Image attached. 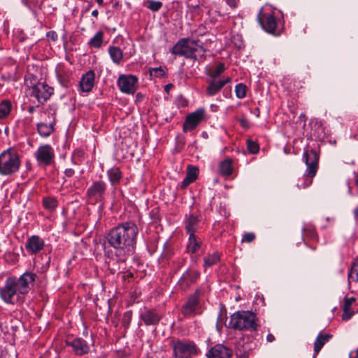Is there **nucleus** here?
I'll use <instances>...</instances> for the list:
<instances>
[{"mask_svg": "<svg viewBox=\"0 0 358 358\" xmlns=\"http://www.w3.org/2000/svg\"><path fill=\"white\" fill-rule=\"evenodd\" d=\"M141 222V216L137 213L136 219L119 224L108 234L107 241L112 248L108 251L110 259L108 266L113 273L117 271L114 268H110L115 262L123 264L133 254Z\"/></svg>", "mask_w": 358, "mask_h": 358, "instance_id": "f257e3e1", "label": "nucleus"}, {"mask_svg": "<svg viewBox=\"0 0 358 358\" xmlns=\"http://www.w3.org/2000/svg\"><path fill=\"white\" fill-rule=\"evenodd\" d=\"M36 279V274L32 272H25L18 278H7L4 286L0 287L1 298L6 303L14 304L20 295L27 294L34 287Z\"/></svg>", "mask_w": 358, "mask_h": 358, "instance_id": "f03ea898", "label": "nucleus"}, {"mask_svg": "<svg viewBox=\"0 0 358 358\" xmlns=\"http://www.w3.org/2000/svg\"><path fill=\"white\" fill-rule=\"evenodd\" d=\"M199 41L182 38L173 47L171 52L180 57L196 59L198 56L203 57L205 50Z\"/></svg>", "mask_w": 358, "mask_h": 358, "instance_id": "7ed1b4c3", "label": "nucleus"}, {"mask_svg": "<svg viewBox=\"0 0 358 358\" xmlns=\"http://www.w3.org/2000/svg\"><path fill=\"white\" fill-rule=\"evenodd\" d=\"M256 315L250 311H238L231 315L229 327L254 333L257 328Z\"/></svg>", "mask_w": 358, "mask_h": 358, "instance_id": "20e7f679", "label": "nucleus"}, {"mask_svg": "<svg viewBox=\"0 0 358 358\" xmlns=\"http://www.w3.org/2000/svg\"><path fill=\"white\" fill-rule=\"evenodd\" d=\"M20 164V155L13 148H8L0 155V174L1 176L15 174L18 171Z\"/></svg>", "mask_w": 358, "mask_h": 358, "instance_id": "39448f33", "label": "nucleus"}, {"mask_svg": "<svg viewBox=\"0 0 358 358\" xmlns=\"http://www.w3.org/2000/svg\"><path fill=\"white\" fill-rule=\"evenodd\" d=\"M303 158L307 166V169L306 174L302 178L303 182L301 183L299 181L297 184L299 189L306 188L312 184L313 178L317 173V164L319 161V156L313 149L305 150L303 154Z\"/></svg>", "mask_w": 358, "mask_h": 358, "instance_id": "423d86ee", "label": "nucleus"}, {"mask_svg": "<svg viewBox=\"0 0 358 358\" xmlns=\"http://www.w3.org/2000/svg\"><path fill=\"white\" fill-rule=\"evenodd\" d=\"M173 350L176 358H192L199 352V349L196 345L190 341L176 342Z\"/></svg>", "mask_w": 358, "mask_h": 358, "instance_id": "0eeeda50", "label": "nucleus"}, {"mask_svg": "<svg viewBox=\"0 0 358 358\" xmlns=\"http://www.w3.org/2000/svg\"><path fill=\"white\" fill-rule=\"evenodd\" d=\"M107 185L104 181L96 180L87 190V197L90 202L96 203L104 199Z\"/></svg>", "mask_w": 358, "mask_h": 358, "instance_id": "6e6552de", "label": "nucleus"}, {"mask_svg": "<svg viewBox=\"0 0 358 358\" xmlns=\"http://www.w3.org/2000/svg\"><path fill=\"white\" fill-rule=\"evenodd\" d=\"M117 85L122 92L134 94L138 87V78L133 75H122L117 79Z\"/></svg>", "mask_w": 358, "mask_h": 358, "instance_id": "1a4fd4ad", "label": "nucleus"}, {"mask_svg": "<svg viewBox=\"0 0 358 358\" xmlns=\"http://www.w3.org/2000/svg\"><path fill=\"white\" fill-rule=\"evenodd\" d=\"M182 313L186 317H192L196 314H201L199 295L196 292L191 295L182 308Z\"/></svg>", "mask_w": 358, "mask_h": 358, "instance_id": "9d476101", "label": "nucleus"}, {"mask_svg": "<svg viewBox=\"0 0 358 358\" xmlns=\"http://www.w3.org/2000/svg\"><path fill=\"white\" fill-rule=\"evenodd\" d=\"M31 95L34 96L38 103L43 104L53 94L54 90L45 83H39L31 90Z\"/></svg>", "mask_w": 358, "mask_h": 358, "instance_id": "9b49d317", "label": "nucleus"}, {"mask_svg": "<svg viewBox=\"0 0 358 358\" xmlns=\"http://www.w3.org/2000/svg\"><path fill=\"white\" fill-rule=\"evenodd\" d=\"M256 346V343L252 341V338L246 335L238 341L236 347V354L238 357L247 358L249 352Z\"/></svg>", "mask_w": 358, "mask_h": 358, "instance_id": "f8f14e48", "label": "nucleus"}, {"mask_svg": "<svg viewBox=\"0 0 358 358\" xmlns=\"http://www.w3.org/2000/svg\"><path fill=\"white\" fill-rule=\"evenodd\" d=\"M258 20L262 29L268 33H273L276 28V20L272 11L263 12L262 10L258 15Z\"/></svg>", "mask_w": 358, "mask_h": 358, "instance_id": "ddd939ff", "label": "nucleus"}, {"mask_svg": "<svg viewBox=\"0 0 358 358\" xmlns=\"http://www.w3.org/2000/svg\"><path fill=\"white\" fill-rule=\"evenodd\" d=\"M37 162L40 164L50 166L54 160V150L50 145L40 146L36 153Z\"/></svg>", "mask_w": 358, "mask_h": 358, "instance_id": "4468645a", "label": "nucleus"}, {"mask_svg": "<svg viewBox=\"0 0 358 358\" xmlns=\"http://www.w3.org/2000/svg\"><path fill=\"white\" fill-rule=\"evenodd\" d=\"M203 116L204 110L201 109L197 110L196 111L187 115L185 122L183 123V131L187 132L195 129L199 122L203 120Z\"/></svg>", "mask_w": 358, "mask_h": 358, "instance_id": "2eb2a0df", "label": "nucleus"}, {"mask_svg": "<svg viewBox=\"0 0 358 358\" xmlns=\"http://www.w3.org/2000/svg\"><path fill=\"white\" fill-rule=\"evenodd\" d=\"M231 355V350L222 344L211 348L206 354L208 358H230Z\"/></svg>", "mask_w": 358, "mask_h": 358, "instance_id": "dca6fc26", "label": "nucleus"}, {"mask_svg": "<svg viewBox=\"0 0 358 358\" xmlns=\"http://www.w3.org/2000/svg\"><path fill=\"white\" fill-rule=\"evenodd\" d=\"M44 245V241L42 238L38 236L34 235L28 238L25 248L29 253L34 255L41 251Z\"/></svg>", "mask_w": 358, "mask_h": 358, "instance_id": "f3484780", "label": "nucleus"}, {"mask_svg": "<svg viewBox=\"0 0 358 358\" xmlns=\"http://www.w3.org/2000/svg\"><path fill=\"white\" fill-rule=\"evenodd\" d=\"M66 345L72 347L76 355H83L87 354L90 351V347L86 341L82 338H76L72 341H67Z\"/></svg>", "mask_w": 358, "mask_h": 358, "instance_id": "a211bd4d", "label": "nucleus"}, {"mask_svg": "<svg viewBox=\"0 0 358 358\" xmlns=\"http://www.w3.org/2000/svg\"><path fill=\"white\" fill-rule=\"evenodd\" d=\"M94 72L92 70L88 71L86 73L83 75L79 82L80 90L83 92H90L94 85Z\"/></svg>", "mask_w": 358, "mask_h": 358, "instance_id": "6ab92c4d", "label": "nucleus"}, {"mask_svg": "<svg viewBox=\"0 0 358 358\" xmlns=\"http://www.w3.org/2000/svg\"><path fill=\"white\" fill-rule=\"evenodd\" d=\"M231 81L229 77L222 80H210L208 85L206 87V94L209 96H213L218 93L221 89L228 83Z\"/></svg>", "mask_w": 358, "mask_h": 358, "instance_id": "aec40b11", "label": "nucleus"}, {"mask_svg": "<svg viewBox=\"0 0 358 358\" xmlns=\"http://www.w3.org/2000/svg\"><path fill=\"white\" fill-rule=\"evenodd\" d=\"M52 121L50 122H39L37 124V130L38 134L43 137L49 136L54 131V125L55 124V117L52 114Z\"/></svg>", "mask_w": 358, "mask_h": 358, "instance_id": "412c9836", "label": "nucleus"}, {"mask_svg": "<svg viewBox=\"0 0 358 358\" xmlns=\"http://www.w3.org/2000/svg\"><path fill=\"white\" fill-rule=\"evenodd\" d=\"M198 277L199 273L196 271H187V273H184L183 275L181 277L180 280V285L184 288H187L192 284L195 282Z\"/></svg>", "mask_w": 358, "mask_h": 358, "instance_id": "4be33fe9", "label": "nucleus"}, {"mask_svg": "<svg viewBox=\"0 0 358 358\" xmlns=\"http://www.w3.org/2000/svg\"><path fill=\"white\" fill-rule=\"evenodd\" d=\"M201 243L202 242L200 238H197L194 234H190L187 246V252L189 253L196 252L201 248Z\"/></svg>", "mask_w": 358, "mask_h": 358, "instance_id": "5701e85b", "label": "nucleus"}, {"mask_svg": "<svg viewBox=\"0 0 358 358\" xmlns=\"http://www.w3.org/2000/svg\"><path fill=\"white\" fill-rule=\"evenodd\" d=\"M354 303H355V299L352 296L348 298L347 297L345 299V302L343 307V319L344 320H349L354 314V311H351V306Z\"/></svg>", "mask_w": 358, "mask_h": 358, "instance_id": "b1692460", "label": "nucleus"}, {"mask_svg": "<svg viewBox=\"0 0 358 358\" xmlns=\"http://www.w3.org/2000/svg\"><path fill=\"white\" fill-rule=\"evenodd\" d=\"M108 53L112 61L116 64H120L122 60L123 52L122 50L116 46H110L108 48Z\"/></svg>", "mask_w": 358, "mask_h": 358, "instance_id": "393cba45", "label": "nucleus"}, {"mask_svg": "<svg viewBox=\"0 0 358 358\" xmlns=\"http://www.w3.org/2000/svg\"><path fill=\"white\" fill-rule=\"evenodd\" d=\"M107 174L112 185L118 184L122 177V172L117 167L110 169L108 171Z\"/></svg>", "mask_w": 358, "mask_h": 358, "instance_id": "a878e982", "label": "nucleus"}, {"mask_svg": "<svg viewBox=\"0 0 358 358\" xmlns=\"http://www.w3.org/2000/svg\"><path fill=\"white\" fill-rule=\"evenodd\" d=\"M331 337L329 334H320L315 343H314V352L315 355H317L323 345L329 341V338Z\"/></svg>", "mask_w": 358, "mask_h": 358, "instance_id": "bb28decb", "label": "nucleus"}, {"mask_svg": "<svg viewBox=\"0 0 358 358\" xmlns=\"http://www.w3.org/2000/svg\"><path fill=\"white\" fill-rule=\"evenodd\" d=\"M231 163L232 162L229 159H225L220 162L219 165L220 173L225 177L230 176L233 171Z\"/></svg>", "mask_w": 358, "mask_h": 358, "instance_id": "cd10ccee", "label": "nucleus"}, {"mask_svg": "<svg viewBox=\"0 0 358 358\" xmlns=\"http://www.w3.org/2000/svg\"><path fill=\"white\" fill-rule=\"evenodd\" d=\"M198 224L199 220L197 217L190 215L185 222V228L189 235L194 234L197 229Z\"/></svg>", "mask_w": 358, "mask_h": 358, "instance_id": "c85d7f7f", "label": "nucleus"}, {"mask_svg": "<svg viewBox=\"0 0 358 358\" xmlns=\"http://www.w3.org/2000/svg\"><path fill=\"white\" fill-rule=\"evenodd\" d=\"M225 66L222 63H220L215 68L208 69L207 75L210 78V80H219L218 77L224 71Z\"/></svg>", "mask_w": 358, "mask_h": 358, "instance_id": "c756f323", "label": "nucleus"}, {"mask_svg": "<svg viewBox=\"0 0 358 358\" xmlns=\"http://www.w3.org/2000/svg\"><path fill=\"white\" fill-rule=\"evenodd\" d=\"M141 318L147 325H153L157 322V315L153 310H146L141 315Z\"/></svg>", "mask_w": 358, "mask_h": 358, "instance_id": "7c9ffc66", "label": "nucleus"}, {"mask_svg": "<svg viewBox=\"0 0 358 358\" xmlns=\"http://www.w3.org/2000/svg\"><path fill=\"white\" fill-rule=\"evenodd\" d=\"M11 108V102L8 99L3 100L0 103V119L7 117L10 114Z\"/></svg>", "mask_w": 358, "mask_h": 358, "instance_id": "2f4dec72", "label": "nucleus"}, {"mask_svg": "<svg viewBox=\"0 0 358 358\" xmlns=\"http://www.w3.org/2000/svg\"><path fill=\"white\" fill-rule=\"evenodd\" d=\"M103 32L98 31L89 41L88 44L92 48H99L103 43Z\"/></svg>", "mask_w": 358, "mask_h": 358, "instance_id": "473e14b6", "label": "nucleus"}, {"mask_svg": "<svg viewBox=\"0 0 358 358\" xmlns=\"http://www.w3.org/2000/svg\"><path fill=\"white\" fill-rule=\"evenodd\" d=\"M43 205L46 210L52 211L57 207L58 201L56 198L47 196L43 198Z\"/></svg>", "mask_w": 358, "mask_h": 358, "instance_id": "72a5a7b5", "label": "nucleus"}, {"mask_svg": "<svg viewBox=\"0 0 358 358\" xmlns=\"http://www.w3.org/2000/svg\"><path fill=\"white\" fill-rule=\"evenodd\" d=\"M220 254L217 252L213 253L204 258L203 266L205 268L212 266L217 264L220 260Z\"/></svg>", "mask_w": 358, "mask_h": 358, "instance_id": "f704fd0d", "label": "nucleus"}, {"mask_svg": "<svg viewBox=\"0 0 358 358\" xmlns=\"http://www.w3.org/2000/svg\"><path fill=\"white\" fill-rule=\"evenodd\" d=\"M57 79L61 84L62 86L64 87H69L71 85V80L69 78V75L64 71L62 72H57Z\"/></svg>", "mask_w": 358, "mask_h": 358, "instance_id": "c9c22d12", "label": "nucleus"}, {"mask_svg": "<svg viewBox=\"0 0 358 358\" xmlns=\"http://www.w3.org/2000/svg\"><path fill=\"white\" fill-rule=\"evenodd\" d=\"M348 278L353 281L358 282V257L355 260L351 266Z\"/></svg>", "mask_w": 358, "mask_h": 358, "instance_id": "e433bc0d", "label": "nucleus"}, {"mask_svg": "<svg viewBox=\"0 0 358 358\" xmlns=\"http://www.w3.org/2000/svg\"><path fill=\"white\" fill-rule=\"evenodd\" d=\"M198 174L199 169L197 167L194 166L192 165L187 166V172L186 177H187L190 180H192V181L194 182L197 178Z\"/></svg>", "mask_w": 358, "mask_h": 358, "instance_id": "4c0bfd02", "label": "nucleus"}, {"mask_svg": "<svg viewBox=\"0 0 358 358\" xmlns=\"http://www.w3.org/2000/svg\"><path fill=\"white\" fill-rule=\"evenodd\" d=\"M25 85L27 87L33 89L36 85H38L40 82L37 81V78L33 74H29L25 76L24 78Z\"/></svg>", "mask_w": 358, "mask_h": 358, "instance_id": "58836bf2", "label": "nucleus"}, {"mask_svg": "<svg viewBox=\"0 0 358 358\" xmlns=\"http://www.w3.org/2000/svg\"><path fill=\"white\" fill-rule=\"evenodd\" d=\"M246 90L247 87L243 83L236 85L235 88L236 96L238 99L244 98L246 96Z\"/></svg>", "mask_w": 358, "mask_h": 358, "instance_id": "ea45409f", "label": "nucleus"}, {"mask_svg": "<svg viewBox=\"0 0 358 358\" xmlns=\"http://www.w3.org/2000/svg\"><path fill=\"white\" fill-rule=\"evenodd\" d=\"M247 145L250 153L256 154L259 152V145L256 142L248 140Z\"/></svg>", "mask_w": 358, "mask_h": 358, "instance_id": "a19ab883", "label": "nucleus"}, {"mask_svg": "<svg viewBox=\"0 0 358 358\" xmlns=\"http://www.w3.org/2000/svg\"><path fill=\"white\" fill-rule=\"evenodd\" d=\"M255 238V235L253 233H246L243 235L242 241L246 243L252 242Z\"/></svg>", "mask_w": 358, "mask_h": 358, "instance_id": "79ce46f5", "label": "nucleus"}, {"mask_svg": "<svg viewBox=\"0 0 358 358\" xmlns=\"http://www.w3.org/2000/svg\"><path fill=\"white\" fill-rule=\"evenodd\" d=\"M146 75L148 76L150 80L155 79L157 77V68H149Z\"/></svg>", "mask_w": 358, "mask_h": 358, "instance_id": "37998d69", "label": "nucleus"}, {"mask_svg": "<svg viewBox=\"0 0 358 358\" xmlns=\"http://www.w3.org/2000/svg\"><path fill=\"white\" fill-rule=\"evenodd\" d=\"M147 7L152 11H157V1H148Z\"/></svg>", "mask_w": 358, "mask_h": 358, "instance_id": "c03bdc74", "label": "nucleus"}, {"mask_svg": "<svg viewBox=\"0 0 358 358\" xmlns=\"http://www.w3.org/2000/svg\"><path fill=\"white\" fill-rule=\"evenodd\" d=\"M192 182H193L192 180H190L187 177H185L184 178L183 181L182 182L181 187L182 188H185V187H186L187 185H189Z\"/></svg>", "mask_w": 358, "mask_h": 358, "instance_id": "a18cd8bd", "label": "nucleus"}, {"mask_svg": "<svg viewBox=\"0 0 358 358\" xmlns=\"http://www.w3.org/2000/svg\"><path fill=\"white\" fill-rule=\"evenodd\" d=\"M47 36L54 41L57 39V34L55 31H53L48 32Z\"/></svg>", "mask_w": 358, "mask_h": 358, "instance_id": "49530a36", "label": "nucleus"}, {"mask_svg": "<svg viewBox=\"0 0 358 358\" xmlns=\"http://www.w3.org/2000/svg\"><path fill=\"white\" fill-rule=\"evenodd\" d=\"M150 217L152 220V223L153 224H155V220L157 218V212L155 210V209H152L150 212Z\"/></svg>", "mask_w": 358, "mask_h": 358, "instance_id": "de8ad7c7", "label": "nucleus"}, {"mask_svg": "<svg viewBox=\"0 0 358 358\" xmlns=\"http://www.w3.org/2000/svg\"><path fill=\"white\" fill-rule=\"evenodd\" d=\"M74 170L73 169H67L64 171V174L66 176L70 178L72 177L74 174Z\"/></svg>", "mask_w": 358, "mask_h": 358, "instance_id": "09e8293b", "label": "nucleus"}, {"mask_svg": "<svg viewBox=\"0 0 358 358\" xmlns=\"http://www.w3.org/2000/svg\"><path fill=\"white\" fill-rule=\"evenodd\" d=\"M239 122H240L241 127H243L244 128H247L249 125V122H248V120L245 118L241 119Z\"/></svg>", "mask_w": 358, "mask_h": 358, "instance_id": "8fccbe9b", "label": "nucleus"}, {"mask_svg": "<svg viewBox=\"0 0 358 358\" xmlns=\"http://www.w3.org/2000/svg\"><path fill=\"white\" fill-rule=\"evenodd\" d=\"M227 5L231 8L236 7V0H224Z\"/></svg>", "mask_w": 358, "mask_h": 358, "instance_id": "3c124183", "label": "nucleus"}, {"mask_svg": "<svg viewBox=\"0 0 358 358\" xmlns=\"http://www.w3.org/2000/svg\"><path fill=\"white\" fill-rule=\"evenodd\" d=\"M173 87V85L172 83H169L164 86L165 92L169 94V91Z\"/></svg>", "mask_w": 358, "mask_h": 358, "instance_id": "603ef678", "label": "nucleus"}, {"mask_svg": "<svg viewBox=\"0 0 358 358\" xmlns=\"http://www.w3.org/2000/svg\"><path fill=\"white\" fill-rule=\"evenodd\" d=\"M275 340V336L271 334H268L266 336V341L269 343H271L273 342V341Z\"/></svg>", "mask_w": 358, "mask_h": 358, "instance_id": "864d4df0", "label": "nucleus"}, {"mask_svg": "<svg viewBox=\"0 0 358 358\" xmlns=\"http://www.w3.org/2000/svg\"><path fill=\"white\" fill-rule=\"evenodd\" d=\"M165 72L162 69V66L158 67V76H164Z\"/></svg>", "mask_w": 358, "mask_h": 358, "instance_id": "5fc2aeb1", "label": "nucleus"}, {"mask_svg": "<svg viewBox=\"0 0 358 358\" xmlns=\"http://www.w3.org/2000/svg\"><path fill=\"white\" fill-rule=\"evenodd\" d=\"M350 358H358V348L355 352H350Z\"/></svg>", "mask_w": 358, "mask_h": 358, "instance_id": "6e6d98bb", "label": "nucleus"}, {"mask_svg": "<svg viewBox=\"0 0 358 358\" xmlns=\"http://www.w3.org/2000/svg\"><path fill=\"white\" fill-rule=\"evenodd\" d=\"M28 111L29 113H33L35 111V107L34 106H29L28 108Z\"/></svg>", "mask_w": 358, "mask_h": 358, "instance_id": "4d7b16f0", "label": "nucleus"}, {"mask_svg": "<svg viewBox=\"0 0 358 358\" xmlns=\"http://www.w3.org/2000/svg\"><path fill=\"white\" fill-rule=\"evenodd\" d=\"M98 14H99V12L97 10H94L92 12V15L94 16V17H97L98 16Z\"/></svg>", "mask_w": 358, "mask_h": 358, "instance_id": "13d9d810", "label": "nucleus"}, {"mask_svg": "<svg viewBox=\"0 0 358 358\" xmlns=\"http://www.w3.org/2000/svg\"><path fill=\"white\" fill-rule=\"evenodd\" d=\"M354 214L355 217H358V207L354 210Z\"/></svg>", "mask_w": 358, "mask_h": 358, "instance_id": "bf43d9fd", "label": "nucleus"}, {"mask_svg": "<svg viewBox=\"0 0 358 358\" xmlns=\"http://www.w3.org/2000/svg\"><path fill=\"white\" fill-rule=\"evenodd\" d=\"M96 2L99 6L103 5V0H96Z\"/></svg>", "mask_w": 358, "mask_h": 358, "instance_id": "052dcab7", "label": "nucleus"}, {"mask_svg": "<svg viewBox=\"0 0 358 358\" xmlns=\"http://www.w3.org/2000/svg\"><path fill=\"white\" fill-rule=\"evenodd\" d=\"M311 237H313L315 236V232L313 230H310V231Z\"/></svg>", "mask_w": 358, "mask_h": 358, "instance_id": "680f3d73", "label": "nucleus"}, {"mask_svg": "<svg viewBox=\"0 0 358 358\" xmlns=\"http://www.w3.org/2000/svg\"><path fill=\"white\" fill-rule=\"evenodd\" d=\"M157 5H158V9H159L160 7L162 6V3L158 1Z\"/></svg>", "mask_w": 358, "mask_h": 358, "instance_id": "e2e57ef3", "label": "nucleus"}, {"mask_svg": "<svg viewBox=\"0 0 358 358\" xmlns=\"http://www.w3.org/2000/svg\"><path fill=\"white\" fill-rule=\"evenodd\" d=\"M162 256H164V257H166V254L165 252H163Z\"/></svg>", "mask_w": 358, "mask_h": 358, "instance_id": "0e129e2a", "label": "nucleus"}, {"mask_svg": "<svg viewBox=\"0 0 358 358\" xmlns=\"http://www.w3.org/2000/svg\"><path fill=\"white\" fill-rule=\"evenodd\" d=\"M1 133V129H0V134Z\"/></svg>", "mask_w": 358, "mask_h": 358, "instance_id": "69168bd1", "label": "nucleus"}]
</instances>
